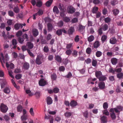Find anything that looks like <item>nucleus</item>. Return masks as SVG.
I'll list each match as a JSON object with an SVG mask.
<instances>
[{"instance_id": "1", "label": "nucleus", "mask_w": 123, "mask_h": 123, "mask_svg": "<svg viewBox=\"0 0 123 123\" xmlns=\"http://www.w3.org/2000/svg\"><path fill=\"white\" fill-rule=\"evenodd\" d=\"M9 59L8 55L7 54L5 55V56H4L3 54L2 53L0 54V62L3 61L4 63L5 62V61H8Z\"/></svg>"}, {"instance_id": "2", "label": "nucleus", "mask_w": 123, "mask_h": 123, "mask_svg": "<svg viewBox=\"0 0 123 123\" xmlns=\"http://www.w3.org/2000/svg\"><path fill=\"white\" fill-rule=\"evenodd\" d=\"M43 57L42 56L38 55L36 59V63L38 65L42 64L43 61Z\"/></svg>"}, {"instance_id": "3", "label": "nucleus", "mask_w": 123, "mask_h": 123, "mask_svg": "<svg viewBox=\"0 0 123 123\" xmlns=\"http://www.w3.org/2000/svg\"><path fill=\"white\" fill-rule=\"evenodd\" d=\"M8 108L7 106L3 103H1L0 105V110L3 113H6L7 111Z\"/></svg>"}, {"instance_id": "4", "label": "nucleus", "mask_w": 123, "mask_h": 123, "mask_svg": "<svg viewBox=\"0 0 123 123\" xmlns=\"http://www.w3.org/2000/svg\"><path fill=\"white\" fill-rule=\"evenodd\" d=\"M75 11V10L74 8L72 6H69L67 7V12L69 14H73Z\"/></svg>"}, {"instance_id": "5", "label": "nucleus", "mask_w": 123, "mask_h": 123, "mask_svg": "<svg viewBox=\"0 0 123 123\" xmlns=\"http://www.w3.org/2000/svg\"><path fill=\"white\" fill-rule=\"evenodd\" d=\"M85 27L81 24H80L78 25V30L81 33L83 34L85 31Z\"/></svg>"}, {"instance_id": "6", "label": "nucleus", "mask_w": 123, "mask_h": 123, "mask_svg": "<svg viewBox=\"0 0 123 123\" xmlns=\"http://www.w3.org/2000/svg\"><path fill=\"white\" fill-rule=\"evenodd\" d=\"M75 29L74 27L71 26L70 27L68 30L67 34L69 35H72Z\"/></svg>"}, {"instance_id": "7", "label": "nucleus", "mask_w": 123, "mask_h": 123, "mask_svg": "<svg viewBox=\"0 0 123 123\" xmlns=\"http://www.w3.org/2000/svg\"><path fill=\"white\" fill-rule=\"evenodd\" d=\"M47 27L48 32H51L52 31L53 27L52 24L51 23H48L47 24Z\"/></svg>"}, {"instance_id": "8", "label": "nucleus", "mask_w": 123, "mask_h": 123, "mask_svg": "<svg viewBox=\"0 0 123 123\" xmlns=\"http://www.w3.org/2000/svg\"><path fill=\"white\" fill-rule=\"evenodd\" d=\"M46 84V81L43 79H41L39 82V85L41 86H44Z\"/></svg>"}, {"instance_id": "9", "label": "nucleus", "mask_w": 123, "mask_h": 123, "mask_svg": "<svg viewBox=\"0 0 123 123\" xmlns=\"http://www.w3.org/2000/svg\"><path fill=\"white\" fill-rule=\"evenodd\" d=\"M7 85V82L5 79L2 80L0 83L1 87V88H3L5 86Z\"/></svg>"}, {"instance_id": "10", "label": "nucleus", "mask_w": 123, "mask_h": 123, "mask_svg": "<svg viewBox=\"0 0 123 123\" xmlns=\"http://www.w3.org/2000/svg\"><path fill=\"white\" fill-rule=\"evenodd\" d=\"M23 24H22L16 23L14 25V28L16 30H18L20 28H22L23 27Z\"/></svg>"}, {"instance_id": "11", "label": "nucleus", "mask_w": 123, "mask_h": 123, "mask_svg": "<svg viewBox=\"0 0 123 123\" xmlns=\"http://www.w3.org/2000/svg\"><path fill=\"white\" fill-rule=\"evenodd\" d=\"M98 86L100 89H102L105 88V83L103 81L100 82L98 83Z\"/></svg>"}, {"instance_id": "12", "label": "nucleus", "mask_w": 123, "mask_h": 123, "mask_svg": "<svg viewBox=\"0 0 123 123\" xmlns=\"http://www.w3.org/2000/svg\"><path fill=\"white\" fill-rule=\"evenodd\" d=\"M102 75V73L100 71H96L95 72V75L98 79Z\"/></svg>"}, {"instance_id": "13", "label": "nucleus", "mask_w": 123, "mask_h": 123, "mask_svg": "<svg viewBox=\"0 0 123 123\" xmlns=\"http://www.w3.org/2000/svg\"><path fill=\"white\" fill-rule=\"evenodd\" d=\"M78 103L75 101L73 100H72L70 103V105L71 107H74L77 105Z\"/></svg>"}, {"instance_id": "14", "label": "nucleus", "mask_w": 123, "mask_h": 123, "mask_svg": "<svg viewBox=\"0 0 123 123\" xmlns=\"http://www.w3.org/2000/svg\"><path fill=\"white\" fill-rule=\"evenodd\" d=\"M117 42V40L115 37H112L110 39V43L112 44H115Z\"/></svg>"}, {"instance_id": "15", "label": "nucleus", "mask_w": 123, "mask_h": 123, "mask_svg": "<svg viewBox=\"0 0 123 123\" xmlns=\"http://www.w3.org/2000/svg\"><path fill=\"white\" fill-rule=\"evenodd\" d=\"M111 62L113 65H115L117 63L118 60L116 58H113L111 59Z\"/></svg>"}, {"instance_id": "16", "label": "nucleus", "mask_w": 123, "mask_h": 123, "mask_svg": "<svg viewBox=\"0 0 123 123\" xmlns=\"http://www.w3.org/2000/svg\"><path fill=\"white\" fill-rule=\"evenodd\" d=\"M52 100L50 97H47L46 99V102L47 104L50 105L52 103Z\"/></svg>"}, {"instance_id": "17", "label": "nucleus", "mask_w": 123, "mask_h": 123, "mask_svg": "<svg viewBox=\"0 0 123 123\" xmlns=\"http://www.w3.org/2000/svg\"><path fill=\"white\" fill-rule=\"evenodd\" d=\"M26 46L29 49H31L33 47V45L31 42H28L26 44Z\"/></svg>"}, {"instance_id": "18", "label": "nucleus", "mask_w": 123, "mask_h": 123, "mask_svg": "<svg viewBox=\"0 0 123 123\" xmlns=\"http://www.w3.org/2000/svg\"><path fill=\"white\" fill-rule=\"evenodd\" d=\"M100 46V42L98 41H96L94 43L93 46L94 48H97Z\"/></svg>"}, {"instance_id": "19", "label": "nucleus", "mask_w": 123, "mask_h": 123, "mask_svg": "<svg viewBox=\"0 0 123 123\" xmlns=\"http://www.w3.org/2000/svg\"><path fill=\"white\" fill-rule=\"evenodd\" d=\"M38 31L36 29H34L32 30V33L34 37L37 36L38 34Z\"/></svg>"}, {"instance_id": "20", "label": "nucleus", "mask_w": 123, "mask_h": 123, "mask_svg": "<svg viewBox=\"0 0 123 123\" xmlns=\"http://www.w3.org/2000/svg\"><path fill=\"white\" fill-rule=\"evenodd\" d=\"M72 113L71 112L67 111L64 114V115L66 118H69L71 116Z\"/></svg>"}, {"instance_id": "21", "label": "nucleus", "mask_w": 123, "mask_h": 123, "mask_svg": "<svg viewBox=\"0 0 123 123\" xmlns=\"http://www.w3.org/2000/svg\"><path fill=\"white\" fill-rule=\"evenodd\" d=\"M51 77L52 81L56 80L57 79V76L56 74L53 73L51 75Z\"/></svg>"}, {"instance_id": "22", "label": "nucleus", "mask_w": 123, "mask_h": 123, "mask_svg": "<svg viewBox=\"0 0 123 123\" xmlns=\"http://www.w3.org/2000/svg\"><path fill=\"white\" fill-rule=\"evenodd\" d=\"M107 78L105 75H102L98 78L99 80V81H104L106 80Z\"/></svg>"}, {"instance_id": "23", "label": "nucleus", "mask_w": 123, "mask_h": 123, "mask_svg": "<svg viewBox=\"0 0 123 123\" xmlns=\"http://www.w3.org/2000/svg\"><path fill=\"white\" fill-rule=\"evenodd\" d=\"M98 8L97 7H93L92 10V12L93 14L97 13L98 11Z\"/></svg>"}, {"instance_id": "24", "label": "nucleus", "mask_w": 123, "mask_h": 123, "mask_svg": "<svg viewBox=\"0 0 123 123\" xmlns=\"http://www.w3.org/2000/svg\"><path fill=\"white\" fill-rule=\"evenodd\" d=\"M55 59L56 61L59 62L60 63L62 62V58L60 56L58 55L55 56Z\"/></svg>"}, {"instance_id": "25", "label": "nucleus", "mask_w": 123, "mask_h": 123, "mask_svg": "<svg viewBox=\"0 0 123 123\" xmlns=\"http://www.w3.org/2000/svg\"><path fill=\"white\" fill-rule=\"evenodd\" d=\"M104 31H107L108 29V26L106 24H104L101 27Z\"/></svg>"}, {"instance_id": "26", "label": "nucleus", "mask_w": 123, "mask_h": 123, "mask_svg": "<svg viewBox=\"0 0 123 123\" xmlns=\"http://www.w3.org/2000/svg\"><path fill=\"white\" fill-rule=\"evenodd\" d=\"M53 12L56 13V14H58L59 13V11L56 6H54L53 9Z\"/></svg>"}, {"instance_id": "27", "label": "nucleus", "mask_w": 123, "mask_h": 123, "mask_svg": "<svg viewBox=\"0 0 123 123\" xmlns=\"http://www.w3.org/2000/svg\"><path fill=\"white\" fill-rule=\"evenodd\" d=\"M87 40L89 42L92 41L94 39V37L92 35H91L87 38Z\"/></svg>"}, {"instance_id": "28", "label": "nucleus", "mask_w": 123, "mask_h": 123, "mask_svg": "<svg viewBox=\"0 0 123 123\" xmlns=\"http://www.w3.org/2000/svg\"><path fill=\"white\" fill-rule=\"evenodd\" d=\"M26 111L24 109V120L27 119L28 117V115L27 114H26Z\"/></svg>"}, {"instance_id": "29", "label": "nucleus", "mask_w": 123, "mask_h": 123, "mask_svg": "<svg viewBox=\"0 0 123 123\" xmlns=\"http://www.w3.org/2000/svg\"><path fill=\"white\" fill-rule=\"evenodd\" d=\"M58 7L60 11H64V8L63 5L61 3H59Z\"/></svg>"}, {"instance_id": "30", "label": "nucleus", "mask_w": 123, "mask_h": 123, "mask_svg": "<svg viewBox=\"0 0 123 123\" xmlns=\"http://www.w3.org/2000/svg\"><path fill=\"white\" fill-rule=\"evenodd\" d=\"M101 119L103 123H105L107 122V117L104 116L101 117Z\"/></svg>"}, {"instance_id": "31", "label": "nucleus", "mask_w": 123, "mask_h": 123, "mask_svg": "<svg viewBox=\"0 0 123 123\" xmlns=\"http://www.w3.org/2000/svg\"><path fill=\"white\" fill-rule=\"evenodd\" d=\"M117 77L119 79H121L123 78V73H120L117 74Z\"/></svg>"}, {"instance_id": "32", "label": "nucleus", "mask_w": 123, "mask_h": 123, "mask_svg": "<svg viewBox=\"0 0 123 123\" xmlns=\"http://www.w3.org/2000/svg\"><path fill=\"white\" fill-rule=\"evenodd\" d=\"M113 14L115 16L117 15L119 13V10L117 9H114L112 10Z\"/></svg>"}, {"instance_id": "33", "label": "nucleus", "mask_w": 123, "mask_h": 123, "mask_svg": "<svg viewBox=\"0 0 123 123\" xmlns=\"http://www.w3.org/2000/svg\"><path fill=\"white\" fill-rule=\"evenodd\" d=\"M29 67V64L27 62H25L24 64V69H28Z\"/></svg>"}, {"instance_id": "34", "label": "nucleus", "mask_w": 123, "mask_h": 123, "mask_svg": "<svg viewBox=\"0 0 123 123\" xmlns=\"http://www.w3.org/2000/svg\"><path fill=\"white\" fill-rule=\"evenodd\" d=\"M107 39V36L105 35L102 36L101 38V40L102 43H104Z\"/></svg>"}, {"instance_id": "35", "label": "nucleus", "mask_w": 123, "mask_h": 123, "mask_svg": "<svg viewBox=\"0 0 123 123\" xmlns=\"http://www.w3.org/2000/svg\"><path fill=\"white\" fill-rule=\"evenodd\" d=\"M115 111V112L117 113H118V110L116 108H111L110 109L109 111L111 113L114 112V111Z\"/></svg>"}, {"instance_id": "36", "label": "nucleus", "mask_w": 123, "mask_h": 123, "mask_svg": "<svg viewBox=\"0 0 123 123\" xmlns=\"http://www.w3.org/2000/svg\"><path fill=\"white\" fill-rule=\"evenodd\" d=\"M53 0H49L46 3V6L48 7L50 6L52 4Z\"/></svg>"}, {"instance_id": "37", "label": "nucleus", "mask_w": 123, "mask_h": 123, "mask_svg": "<svg viewBox=\"0 0 123 123\" xmlns=\"http://www.w3.org/2000/svg\"><path fill=\"white\" fill-rule=\"evenodd\" d=\"M69 60L67 58L65 59H63L62 60V62L65 65H66L68 63Z\"/></svg>"}, {"instance_id": "38", "label": "nucleus", "mask_w": 123, "mask_h": 123, "mask_svg": "<svg viewBox=\"0 0 123 123\" xmlns=\"http://www.w3.org/2000/svg\"><path fill=\"white\" fill-rule=\"evenodd\" d=\"M102 55V52L100 51H97L96 53V55L98 57H100Z\"/></svg>"}, {"instance_id": "39", "label": "nucleus", "mask_w": 123, "mask_h": 123, "mask_svg": "<svg viewBox=\"0 0 123 123\" xmlns=\"http://www.w3.org/2000/svg\"><path fill=\"white\" fill-rule=\"evenodd\" d=\"M110 116L113 120H115L116 118V116L114 112L110 113Z\"/></svg>"}, {"instance_id": "40", "label": "nucleus", "mask_w": 123, "mask_h": 123, "mask_svg": "<svg viewBox=\"0 0 123 123\" xmlns=\"http://www.w3.org/2000/svg\"><path fill=\"white\" fill-rule=\"evenodd\" d=\"M116 108L118 110V113L123 110V107L121 105L117 106Z\"/></svg>"}, {"instance_id": "41", "label": "nucleus", "mask_w": 123, "mask_h": 123, "mask_svg": "<svg viewBox=\"0 0 123 123\" xmlns=\"http://www.w3.org/2000/svg\"><path fill=\"white\" fill-rule=\"evenodd\" d=\"M57 25L59 27H62L64 25V22L62 20L59 21L57 23Z\"/></svg>"}, {"instance_id": "42", "label": "nucleus", "mask_w": 123, "mask_h": 123, "mask_svg": "<svg viewBox=\"0 0 123 123\" xmlns=\"http://www.w3.org/2000/svg\"><path fill=\"white\" fill-rule=\"evenodd\" d=\"M4 92L5 93L7 94L10 92V89L9 88L6 87L4 90Z\"/></svg>"}, {"instance_id": "43", "label": "nucleus", "mask_w": 123, "mask_h": 123, "mask_svg": "<svg viewBox=\"0 0 123 123\" xmlns=\"http://www.w3.org/2000/svg\"><path fill=\"white\" fill-rule=\"evenodd\" d=\"M61 30V29H59L57 30L56 31V34L59 36H60L62 34Z\"/></svg>"}, {"instance_id": "44", "label": "nucleus", "mask_w": 123, "mask_h": 123, "mask_svg": "<svg viewBox=\"0 0 123 123\" xmlns=\"http://www.w3.org/2000/svg\"><path fill=\"white\" fill-rule=\"evenodd\" d=\"M111 21V19L110 17H107L105 18L104 19V21L105 23H110Z\"/></svg>"}, {"instance_id": "45", "label": "nucleus", "mask_w": 123, "mask_h": 123, "mask_svg": "<svg viewBox=\"0 0 123 123\" xmlns=\"http://www.w3.org/2000/svg\"><path fill=\"white\" fill-rule=\"evenodd\" d=\"M97 62L96 60H95L93 59L92 60V66L95 67H96L97 66Z\"/></svg>"}, {"instance_id": "46", "label": "nucleus", "mask_w": 123, "mask_h": 123, "mask_svg": "<svg viewBox=\"0 0 123 123\" xmlns=\"http://www.w3.org/2000/svg\"><path fill=\"white\" fill-rule=\"evenodd\" d=\"M108 105L107 102L104 103L103 105V108L105 109H106L108 107Z\"/></svg>"}, {"instance_id": "47", "label": "nucleus", "mask_w": 123, "mask_h": 123, "mask_svg": "<svg viewBox=\"0 0 123 123\" xmlns=\"http://www.w3.org/2000/svg\"><path fill=\"white\" fill-rule=\"evenodd\" d=\"M92 51L91 49L89 47L87 48L86 50V53L88 54H90Z\"/></svg>"}, {"instance_id": "48", "label": "nucleus", "mask_w": 123, "mask_h": 123, "mask_svg": "<svg viewBox=\"0 0 123 123\" xmlns=\"http://www.w3.org/2000/svg\"><path fill=\"white\" fill-rule=\"evenodd\" d=\"M63 20L66 22H68L70 21V19L69 17H64L63 18Z\"/></svg>"}, {"instance_id": "49", "label": "nucleus", "mask_w": 123, "mask_h": 123, "mask_svg": "<svg viewBox=\"0 0 123 123\" xmlns=\"http://www.w3.org/2000/svg\"><path fill=\"white\" fill-rule=\"evenodd\" d=\"M13 11L16 13H18L19 12V9L18 6L15 7L13 9Z\"/></svg>"}, {"instance_id": "50", "label": "nucleus", "mask_w": 123, "mask_h": 123, "mask_svg": "<svg viewBox=\"0 0 123 123\" xmlns=\"http://www.w3.org/2000/svg\"><path fill=\"white\" fill-rule=\"evenodd\" d=\"M26 50L27 51L28 53L31 56L33 57H34V54L29 49H27Z\"/></svg>"}, {"instance_id": "51", "label": "nucleus", "mask_w": 123, "mask_h": 123, "mask_svg": "<svg viewBox=\"0 0 123 123\" xmlns=\"http://www.w3.org/2000/svg\"><path fill=\"white\" fill-rule=\"evenodd\" d=\"M72 76L71 73L70 72H69L68 74L65 76V77L68 79L72 77Z\"/></svg>"}, {"instance_id": "52", "label": "nucleus", "mask_w": 123, "mask_h": 123, "mask_svg": "<svg viewBox=\"0 0 123 123\" xmlns=\"http://www.w3.org/2000/svg\"><path fill=\"white\" fill-rule=\"evenodd\" d=\"M43 51L44 52L47 53L49 51V49L48 47L47 46H45L44 47Z\"/></svg>"}, {"instance_id": "53", "label": "nucleus", "mask_w": 123, "mask_h": 123, "mask_svg": "<svg viewBox=\"0 0 123 123\" xmlns=\"http://www.w3.org/2000/svg\"><path fill=\"white\" fill-rule=\"evenodd\" d=\"M8 13L9 15L11 17H13L14 16L13 12L11 10L9 11Z\"/></svg>"}, {"instance_id": "54", "label": "nucleus", "mask_w": 123, "mask_h": 123, "mask_svg": "<svg viewBox=\"0 0 123 123\" xmlns=\"http://www.w3.org/2000/svg\"><path fill=\"white\" fill-rule=\"evenodd\" d=\"M52 38V35L50 34H48L46 37L47 40H50Z\"/></svg>"}, {"instance_id": "55", "label": "nucleus", "mask_w": 123, "mask_h": 123, "mask_svg": "<svg viewBox=\"0 0 123 123\" xmlns=\"http://www.w3.org/2000/svg\"><path fill=\"white\" fill-rule=\"evenodd\" d=\"M83 115L86 118H87L88 116V113L87 111H86L83 113Z\"/></svg>"}, {"instance_id": "56", "label": "nucleus", "mask_w": 123, "mask_h": 123, "mask_svg": "<svg viewBox=\"0 0 123 123\" xmlns=\"http://www.w3.org/2000/svg\"><path fill=\"white\" fill-rule=\"evenodd\" d=\"M42 2L41 1L37 2L36 4L37 6L38 7H40L42 5Z\"/></svg>"}, {"instance_id": "57", "label": "nucleus", "mask_w": 123, "mask_h": 123, "mask_svg": "<svg viewBox=\"0 0 123 123\" xmlns=\"http://www.w3.org/2000/svg\"><path fill=\"white\" fill-rule=\"evenodd\" d=\"M73 43H70L67 44L66 48L67 49H69L71 48L72 46Z\"/></svg>"}, {"instance_id": "58", "label": "nucleus", "mask_w": 123, "mask_h": 123, "mask_svg": "<svg viewBox=\"0 0 123 123\" xmlns=\"http://www.w3.org/2000/svg\"><path fill=\"white\" fill-rule=\"evenodd\" d=\"M17 110L18 112H21L22 110V107L21 105L18 106L17 108Z\"/></svg>"}, {"instance_id": "59", "label": "nucleus", "mask_w": 123, "mask_h": 123, "mask_svg": "<svg viewBox=\"0 0 123 123\" xmlns=\"http://www.w3.org/2000/svg\"><path fill=\"white\" fill-rule=\"evenodd\" d=\"M103 114L106 116H108L109 115V112L107 109H105L103 111Z\"/></svg>"}, {"instance_id": "60", "label": "nucleus", "mask_w": 123, "mask_h": 123, "mask_svg": "<svg viewBox=\"0 0 123 123\" xmlns=\"http://www.w3.org/2000/svg\"><path fill=\"white\" fill-rule=\"evenodd\" d=\"M53 92L55 93H57L59 91V89L57 87L54 88L53 90Z\"/></svg>"}, {"instance_id": "61", "label": "nucleus", "mask_w": 123, "mask_h": 123, "mask_svg": "<svg viewBox=\"0 0 123 123\" xmlns=\"http://www.w3.org/2000/svg\"><path fill=\"white\" fill-rule=\"evenodd\" d=\"M37 12H38V15L39 16H41L43 13V11L41 9H39Z\"/></svg>"}, {"instance_id": "62", "label": "nucleus", "mask_w": 123, "mask_h": 123, "mask_svg": "<svg viewBox=\"0 0 123 123\" xmlns=\"http://www.w3.org/2000/svg\"><path fill=\"white\" fill-rule=\"evenodd\" d=\"M72 52V51L70 49H69L67 50L66 51V55H70Z\"/></svg>"}, {"instance_id": "63", "label": "nucleus", "mask_w": 123, "mask_h": 123, "mask_svg": "<svg viewBox=\"0 0 123 123\" xmlns=\"http://www.w3.org/2000/svg\"><path fill=\"white\" fill-rule=\"evenodd\" d=\"M59 70L60 71L63 72L65 69L64 67L63 66H62L59 68Z\"/></svg>"}, {"instance_id": "64", "label": "nucleus", "mask_w": 123, "mask_h": 123, "mask_svg": "<svg viewBox=\"0 0 123 123\" xmlns=\"http://www.w3.org/2000/svg\"><path fill=\"white\" fill-rule=\"evenodd\" d=\"M12 43L13 45H16L17 44V41L15 39H13L12 40Z\"/></svg>"}]
</instances>
